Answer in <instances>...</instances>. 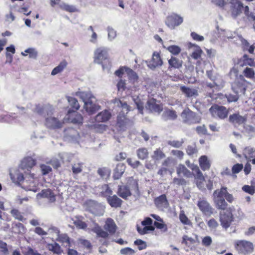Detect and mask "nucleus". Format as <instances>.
I'll return each mask as SVG.
<instances>
[{"instance_id": "obj_9", "label": "nucleus", "mask_w": 255, "mask_h": 255, "mask_svg": "<svg viewBox=\"0 0 255 255\" xmlns=\"http://www.w3.org/2000/svg\"><path fill=\"white\" fill-rule=\"evenodd\" d=\"M88 210L92 214L97 216L103 215L104 210L102 206L94 201H90L87 203Z\"/></svg>"}, {"instance_id": "obj_52", "label": "nucleus", "mask_w": 255, "mask_h": 255, "mask_svg": "<svg viewBox=\"0 0 255 255\" xmlns=\"http://www.w3.org/2000/svg\"><path fill=\"white\" fill-rule=\"evenodd\" d=\"M138 233L141 235L147 234L150 231L154 230V228L151 226H144L143 228L138 227L137 228Z\"/></svg>"}, {"instance_id": "obj_58", "label": "nucleus", "mask_w": 255, "mask_h": 255, "mask_svg": "<svg viewBox=\"0 0 255 255\" xmlns=\"http://www.w3.org/2000/svg\"><path fill=\"white\" fill-rule=\"evenodd\" d=\"M179 219L180 221L185 225H190L191 224L190 221L188 219L183 211H181L180 213Z\"/></svg>"}, {"instance_id": "obj_59", "label": "nucleus", "mask_w": 255, "mask_h": 255, "mask_svg": "<svg viewBox=\"0 0 255 255\" xmlns=\"http://www.w3.org/2000/svg\"><path fill=\"white\" fill-rule=\"evenodd\" d=\"M82 170V165L80 163H75L72 166V171L74 174H78Z\"/></svg>"}, {"instance_id": "obj_12", "label": "nucleus", "mask_w": 255, "mask_h": 255, "mask_svg": "<svg viewBox=\"0 0 255 255\" xmlns=\"http://www.w3.org/2000/svg\"><path fill=\"white\" fill-rule=\"evenodd\" d=\"M198 242V237L197 235H195V238L189 237L187 235H184L182 237L181 243L190 250H192L194 247V245Z\"/></svg>"}, {"instance_id": "obj_1", "label": "nucleus", "mask_w": 255, "mask_h": 255, "mask_svg": "<svg viewBox=\"0 0 255 255\" xmlns=\"http://www.w3.org/2000/svg\"><path fill=\"white\" fill-rule=\"evenodd\" d=\"M76 95L84 102V109L89 115H92L101 109V107L95 103V97L90 91H79Z\"/></svg>"}, {"instance_id": "obj_61", "label": "nucleus", "mask_w": 255, "mask_h": 255, "mask_svg": "<svg viewBox=\"0 0 255 255\" xmlns=\"http://www.w3.org/2000/svg\"><path fill=\"white\" fill-rule=\"evenodd\" d=\"M207 225L211 231L215 230L219 225L218 222L214 219H210L208 222Z\"/></svg>"}, {"instance_id": "obj_44", "label": "nucleus", "mask_w": 255, "mask_h": 255, "mask_svg": "<svg viewBox=\"0 0 255 255\" xmlns=\"http://www.w3.org/2000/svg\"><path fill=\"white\" fill-rule=\"evenodd\" d=\"M243 63L242 65L243 66H249L251 67L255 66V62L253 59L250 58L248 55H245L243 57Z\"/></svg>"}, {"instance_id": "obj_7", "label": "nucleus", "mask_w": 255, "mask_h": 255, "mask_svg": "<svg viewBox=\"0 0 255 255\" xmlns=\"http://www.w3.org/2000/svg\"><path fill=\"white\" fill-rule=\"evenodd\" d=\"M147 63V66L151 70H154L155 68L160 67L163 64V61L161 58L159 53L154 52L152 54V59Z\"/></svg>"}, {"instance_id": "obj_17", "label": "nucleus", "mask_w": 255, "mask_h": 255, "mask_svg": "<svg viewBox=\"0 0 255 255\" xmlns=\"http://www.w3.org/2000/svg\"><path fill=\"white\" fill-rule=\"evenodd\" d=\"M63 123L59 121L57 119L50 117L46 119L45 125L48 128H56L62 127Z\"/></svg>"}, {"instance_id": "obj_25", "label": "nucleus", "mask_w": 255, "mask_h": 255, "mask_svg": "<svg viewBox=\"0 0 255 255\" xmlns=\"http://www.w3.org/2000/svg\"><path fill=\"white\" fill-rule=\"evenodd\" d=\"M126 167L123 163L117 164L114 171L113 177L115 179H119L122 176L125 171Z\"/></svg>"}, {"instance_id": "obj_5", "label": "nucleus", "mask_w": 255, "mask_h": 255, "mask_svg": "<svg viewBox=\"0 0 255 255\" xmlns=\"http://www.w3.org/2000/svg\"><path fill=\"white\" fill-rule=\"evenodd\" d=\"M210 113L214 118H218L220 119H224L228 115L229 111L226 107L214 105L209 109Z\"/></svg>"}, {"instance_id": "obj_56", "label": "nucleus", "mask_w": 255, "mask_h": 255, "mask_svg": "<svg viewBox=\"0 0 255 255\" xmlns=\"http://www.w3.org/2000/svg\"><path fill=\"white\" fill-rule=\"evenodd\" d=\"M98 173L102 178H107L110 175L111 171L108 168H102L98 170Z\"/></svg>"}, {"instance_id": "obj_35", "label": "nucleus", "mask_w": 255, "mask_h": 255, "mask_svg": "<svg viewBox=\"0 0 255 255\" xmlns=\"http://www.w3.org/2000/svg\"><path fill=\"white\" fill-rule=\"evenodd\" d=\"M177 117L175 112L170 110L165 111L162 115V117L165 120H174Z\"/></svg>"}, {"instance_id": "obj_50", "label": "nucleus", "mask_w": 255, "mask_h": 255, "mask_svg": "<svg viewBox=\"0 0 255 255\" xmlns=\"http://www.w3.org/2000/svg\"><path fill=\"white\" fill-rule=\"evenodd\" d=\"M242 44L244 46L245 50H248L249 53L251 54L254 53V52L255 50V44L250 46L249 42L245 39L242 40Z\"/></svg>"}, {"instance_id": "obj_27", "label": "nucleus", "mask_w": 255, "mask_h": 255, "mask_svg": "<svg viewBox=\"0 0 255 255\" xmlns=\"http://www.w3.org/2000/svg\"><path fill=\"white\" fill-rule=\"evenodd\" d=\"M107 200L108 203L112 207H120L122 204V200L116 195L109 196Z\"/></svg>"}, {"instance_id": "obj_41", "label": "nucleus", "mask_w": 255, "mask_h": 255, "mask_svg": "<svg viewBox=\"0 0 255 255\" xmlns=\"http://www.w3.org/2000/svg\"><path fill=\"white\" fill-rule=\"evenodd\" d=\"M244 154L246 158H253L255 157V149L251 147H247L245 148Z\"/></svg>"}, {"instance_id": "obj_2", "label": "nucleus", "mask_w": 255, "mask_h": 255, "mask_svg": "<svg viewBox=\"0 0 255 255\" xmlns=\"http://www.w3.org/2000/svg\"><path fill=\"white\" fill-rule=\"evenodd\" d=\"M250 84L249 82L246 81L244 76L239 75L238 76L232 84V89L236 95H227L228 101L229 102H236L238 99L239 94H244L246 90V88Z\"/></svg>"}, {"instance_id": "obj_28", "label": "nucleus", "mask_w": 255, "mask_h": 255, "mask_svg": "<svg viewBox=\"0 0 255 255\" xmlns=\"http://www.w3.org/2000/svg\"><path fill=\"white\" fill-rule=\"evenodd\" d=\"M227 194V188L222 187L220 189L214 191L213 194V200L225 199V194Z\"/></svg>"}, {"instance_id": "obj_57", "label": "nucleus", "mask_w": 255, "mask_h": 255, "mask_svg": "<svg viewBox=\"0 0 255 255\" xmlns=\"http://www.w3.org/2000/svg\"><path fill=\"white\" fill-rule=\"evenodd\" d=\"M202 179H199V174L196 175L195 179L197 187L201 190L204 189V177L202 174Z\"/></svg>"}, {"instance_id": "obj_26", "label": "nucleus", "mask_w": 255, "mask_h": 255, "mask_svg": "<svg viewBox=\"0 0 255 255\" xmlns=\"http://www.w3.org/2000/svg\"><path fill=\"white\" fill-rule=\"evenodd\" d=\"M116 227L115 223L113 219L108 218L107 220L104 228L110 233L114 234L116 230Z\"/></svg>"}, {"instance_id": "obj_24", "label": "nucleus", "mask_w": 255, "mask_h": 255, "mask_svg": "<svg viewBox=\"0 0 255 255\" xmlns=\"http://www.w3.org/2000/svg\"><path fill=\"white\" fill-rule=\"evenodd\" d=\"M199 163L203 170H209L210 168L211 163L210 160L206 155H202L199 158Z\"/></svg>"}, {"instance_id": "obj_55", "label": "nucleus", "mask_w": 255, "mask_h": 255, "mask_svg": "<svg viewBox=\"0 0 255 255\" xmlns=\"http://www.w3.org/2000/svg\"><path fill=\"white\" fill-rule=\"evenodd\" d=\"M244 75L248 78H253L255 74V71L252 68L247 67L243 71Z\"/></svg>"}, {"instance_id": "obj_49", "label": "nucleus", "mask_w": 255, "mask_h": 255, "mask_svg": "<svg viewBox=\"0 0 255 255\" xmlns=\"http://www.w3.org/2000/svg\"><path fill=\"white\" fill-rule=\"evenodd\" d=\"M67 100L69 105L74 109L77 110L80 108V105L78 103V101L74 98L68 97Z\"/></svg>"}, {"instance_id": "obj_21", "label": "nucleus", "mask_w": 255, "mask_h": 255, "mask_svg": "<svg viewBox=\"0 0 255 255\" xmlns=\"http://www.w3.org/2000/svg\"><path fill=\"white\" fill-rule=\"evenodd\" d=\"M176 172L178 176H183L185 177H191L192 173L184 165L179 164L176 167Z\"/></svg>"}, {"instance_id": "obj_30", "label": "nucleus", "mask_w": 255, "mask_h": 255, "mask_svg": "<svg viewBox=\"0 0 255 255\" xmlns=\"http://www.w3.org/2000/svg\"><path fill=\"white\" fill-rule=\"evenodd\" d=\"M168 63L170 67L176 69H179L182 65V61L173 56L168 60Z\"/></svg>"}, {"instance_id": "obj_23", "label": "nucleus", "mask_w": 255, "mask_h": 255, "mask_svg": "<svg viewBox=\"0 0 255 255\" xmlns=\"http://www.w3.org/2000/svg\"><path fill=\"white\" fill-rule=\"evenodd\" d=\"M113 103L115 106L121 108L123 112H126V114L131 110L130 106L124 100L115 99L113 101Z\"/></svg>"}, {"instance_id": "obj_8", "label": "nucleus", "mask_w": 255, "mask_h": 255, "mask_svg": "<svg viewBox=\"0 0 255 255\" xmlns=\"http://www.w3.org/2000/svg\"><path fill=\"white\" fill-rule=\"evenodd\" d=\"M146 110L151 113L159 114L163 111L162 105L157 103L156 100L150 99L147 102Z\"/></svg>"}, {"instance_id": "obj_6", "label": "nucleus", "mask_w": 255, "mask_h": 255, "mask_svg": "<svg viewBox=\"0 0 255 255\" xmlns=\"http://www.w3.org/2000/svg\"><path fill=\"white\" fill-rule=\"evenodd\" d=\"M108 50L104 47L97 48L94 51V62L98 64L102 63L103 61L108 58Z\"/></svg>"}, {"instance_id": "obj_53", "label": "nucleus", "mask_w": 255, "mask_h": 255, "mask_svg": "<svg viewBox=\"0 0 255 255\" xmlns=\"http://www.w3.org/2000/svg\"><path fill=\"white\" fill-rule=\"evenodd\" d=\"M73 224L78 228L84 229L87 227L86 224L77 218L72 219Z\"/></svg>"}, {"instance_id": "obj_63", "label": "nucleus", "mask_w": 255, "mask_h": 255, "mask_svg": "<svg viewBox=\"0 0 255 255\" xmlns=\"http://www.w3.org/2000/svg\"><path fill=\"white\" fill-rule=\"evenodd\" d=\"M92 127L97 132H103L106 129V126L103 124H95Z\"/></svg>"}, {"instance_id": "obj_15", "label": "nucleus", "mask_w": 255, "mask_h": 255, "mask_svg": "<svg viewBox=\"0 0 255 255\" xmlns=\"http://www.w3.org/2000/svg\"><path fill=\"white\" fill-rule=\"evenodd\" d=\"M68 117L66 119L73 124H80L83 122V117L81 114L71 111H68Z\"/></svg>"}, {"instance_id": "obj_39", "label": "nucleus", "mask_w": 255, "mask_h": 255, "mask_svg": "<svg viewBox=\"0 0 255 255\" xmlns=\"http://www.w3.org/2000/svg\"><path fill=\"white\" fill-rule=\"evenodd\" d=\"M23 56L29 55L30 58L35 59L37 55V52L35 49L29 48L26 49L24 52H21Z\"/></svg>"}, {"instance_id": "obj_37", "label": "nucleus", "mask_w": 255, "mask_h": 255, "mask_svg": "<svg viewBox=\"0 0 255 255\" xmlns=\"http://www.w3.org/2000/svg\"><path fill=\"white\" fill-rule=\"evenodd\" d=\"M92 231L95 233L98 237L106 238L108 236L107 232L104 231L100 226L96 225L92 229Z\"/></svg>"}, {"instance_id": "obj_60", "label": "nucleus", "mask_w": 255, "mask_h": 255, "mask_svg": "<svg viewBox=\"0 0 255 255\" xmlns=\"http://www.w3.org/2000/svg\"><path fill=\"white\" fill-rule=\"evenodd\" d=\"M120 253L123 255H133L135 252L130 248H126L120 250Z\"/></svg>"}, {"instance_id": "obj_29", "label": "nucleus", "mask_w": 255, "mask_h": 255, "mask_svg": "<svg viewBox=\"0 0 255 255\" xmlns=\"http://www.w3.org/2000/svg\"><path fill=\"white\" fill-rule=\"evenodd\" d=\"M35 164V160L32 158L27 157L24 158L21 161V166L22 168H31Z\"/></svg>"}, {"instance_id": "obj_45", "label": "nucleus", "mask_w": 255, "mask_h": 255, "mask_svg": "<svg viewBox=\"0 0 255 255\" xmlns=\"http://www.w3.org/2000/svg\"><path fill=\"white\" fill-rule=\"evenodd\" d=\"M165 157V155L164 153L160 149H157L155 150L152 155V158L155 160L162 159Z\"/></svg>"}, {"instance_id": "obj_47", "label": "nucleus", "mask_w": 255, "mask_h": 255, "mask_svg": "<svg viewBox=\"0 0 255 255\" xmlns=\"http://www.w3.org/2000/svg\"><path fill=\"white\" fill-rule=\"evenodd\" d=\"M166 49L169 52L174 55H178L181 51L180 47L175 45H170L167 47Z\"/></svg>"}, {"instance_id": "obj_16", "label": "nucleus", "mask_w": 255, "mask_h": 255, "mask_svg": "<svg viewBox=\"0 0 255 255\" xmlns=\"http://www.w3.org/2000/svg\"><path fill=\"white\" fill-rule=\"evenodd\" d=\"M220 220L222 227L226 229L229 227L233 221L232 214L229 212L221 214Z\"/></svg>"}, {"instance_id": "obj_36", "label": "nucleus", "mask_w": 255, "mask_h": 255, "mask_svg": "<svg viewBox=\"0 0 255 255\" xmlns=\"http://www.w3.org/2000/svg\"><path fill=\"white\" fill-rule=\"evenodd\" d=\"M67 62L65 61L61 62L57 66L53 69L51 72V75H56L61 72L66 67Z\"/></svg>"}, {"instance_id": "obj_38", "label": "nucleus", "mask_w": 255, "mask_h": 255, "mask_svg": "<svg viewBox=\"0 0 255 255\" xmlns=\"http://www.w3.org/2000/svg\"><path fill=\"white\" fill-rule=\"evenodd\" d=\"M47 248L49 251L56 254H60L62 252L60 246L56 243L48 244Z\"/></svg>"}, {"instance_id": "obj_51", "label": "nucleus", "mask_w": 255, "mask_h": 255, "mask_svg": "<svg viewBox=\"0 0 255 255\" xmlns=\"http://www.w3.org/2000/svg\"><path fill=\"white\" fill-rule=\"evenodd\" d=\"M107 31L109 40L112 41L117 37V31L112 27L108 26Z\"/></svg>"}, {"instance_id": "obj_3", "label": "nucleus", "mask_w": 255, "mask_h": 255, "mask_svg": "<svg viewBox=\"0 0 255 255\" xmlns=\"http://www.w3.org/2000/svg\"><path fill=\"white\" fill-rule=\"evenodd\" d=\"M183 22V17L175 13L168 15L165 21L166 25L171 30L181 25Z\"/></svg>"}, {"instance_id": "obj_14", "label": "nucleus", "mask_w": 255, "mask_h": 255, "mask_svg": "<svg viewBox=\"0 0 255 255\" xmlns=\"http://www.w3.org/2000/svg\"><path fill=\"white\" fill-rule=\"evenodd\" d=\"M187 46L188 49L192 52L191 56L193 59H198L201 57L203 51L199 46L191 43H189L187 44Z\"/></svg>"}, {"instance_id": "obj_32", "label": "nucleus", "mask_w": 255, "mask_h": 255, "mask_svg": "<svg viewBox=\"0 0 255 255\" xmlns=\"http://www.w3.org/2000/svg\"><path fill=\"white\" fill-rule=\"evenodd\" d=\"M38 195L43 198H47L49 199L51 201H54L55 200L54 194L51 190L48 189L43 190Z\"/></svg>"}, {"instance_id": "obj_31", "label": "nucleus", "mask_w": 255, "mask_h": 255, "mask_svg": "<svg viewBox=\"0 0 255 255\" xmlns=\"http://www.w3.org/2000/svg\"><path fill=\"white\" fill-rule=\"evenodd\" d=\"M65 137L68 140H74L78 135L76 130L73 128H69L65 130Z\"/></svg>"}, {"instance_id": "obj_43", "label": "nucleus", "mask_w": 255, "mask_h": 255, "mask_svg": "<svg viewBox=\"0 0 255 255\" xmlns=\"http://www.w3.org/2000/svg\"><path fill=\"white\" fill-rule=\"evenodd\" d=\"M126 74H127L129 79L132 81L133 83L136 82L138 79L137 74L130 68H127Z\"/></svg>"}, {"instance_id": "obj_10", "label": "nucleus", "mask_w": 255, "mask_h": 255, "mask_svg": "<svg viewBox=\"0 0 255 255\" xmlns=\"http://www.w3.org/2000/svg\"><path fill=\"white\" fill-rule=\"evenodd\" d=\"M197 205L200 210L205 215L210 216L213 214V208L207 201L205 200L199 201Z\"/></svg>"}, {"instance_id": "obj_13", "label": "nucleus", "mask_w": 255, "mask_h": 255, "mask_svg": "<svg viewBox=\"0 0 255 255\" xmlns=\"http://www.w3.org/2000/svg\"><path fill=\"white\" fill-rule=\"evenodd\" d=\"M243 7V4L238 0H232L231 1V12L232 16L235 18L239 15Z\"/></svg>"}, {"instance_id": "obj_48", "label": "nucleus", "mask_w": 255, "mask_h": 255, "mask_svg": "<svg viewBox=\"0 0 255 255\" xmlns=\"http://www.w3.org/2000/svg\"><path fill=\"white\" fill-rule=\"evenodd\" d=\"M60 7L63 10L70 12H75L77 10L74 6L67 4L63 2L60 4Z\"/></svg>"}, {"instance_id": "obj_62", "label": "nucleus", "mask_w": 255, "mask_h": 255, "mask_svg": "<svg viewBox=\"0 0 255 255\" xmlns=\"http://www.w3.org/2000/svg\"><path fill=\"white\" fill-rule=\"evenodd\" d=\"M0 254L2 255H6L8 254L6 244L1 241H0Z\"/></svg>"}, {"instance_id": "obj_20", "label": "nucleus", "mask_w": 255, "mask_h": 255, "mask_svg": "<svg viewBox=\"0 0 255 255\" xmlns=\"http://www.w3.org/2000/svg\"><path fill=\"white\" fill-rule=\"evenodd\" d=\"M156 206L160 210L167 208L168 206V203L165 195H162L155 200Z\"/></svg>"}, {"instance_id": "obj_22", "label": "nucleus", "mask_w": 255, "mask_h": 255, "mask_svg": "<svg viewBox=\"0 0 255 255\" xmlns=\"http://www.w3.org/2000/svg\"><path fill=\"white\" fill-rule=\"evenodd\" d=\"M181 90L188 98L196 97L198 95V91L194 88L181 86Z\"/></svg>"}, {"instance_id": "obj_19", "label": "nucleus", "mask_w": 255, "mask_h": 255, "mask_svg": "<svg viewBox=\"0 0 255 255\" xmlns=\"http://www.w3.org/2000/svg\"><path fill=\"white\" fill-rule=\"evenodd\" d=\"M246 121V118L238 114H235L229 117V122L235 126L243 124Z\"/></svg>"}, {"instance_id": "obj_11", "label": "nucleus", "mask_w": 255, "mask_h": 255, "mask_svg": "<svg viewBox=\"0 0 255 255\" xmlns=\"http://www.w3.org/2000/svg\"><path fill=\"white\" fill-rule=\"evenodd\" d=\"M237 249L242 253L251 252L253 250V244L247 241H239L237 242Z\"/></svg>"}, {"instance_id": "obj_42", "label": "nucleus", "mask_w": 255, "mask_h": 255, "mask_svg": "<svg viewBox=\"0 0 255 255\" xmlns=\"http://www.w3.org/2000/svg\"><path fill=\"white\" fill-rule=\"evenodd\" d=\"M136 154L138 157L140 159H144L148 157V152L146 148H140L137 150Z\"/></svg>"}, {"instance_id": "obj_64", "label": "nucleus", "mask_w": 255, "mask_h": 255, "mask_svg": "<svg viewBox=\"0 0 255 255\" xmlns=\"http://www.w3.org/2000/svg\"><path fill=\"white\" fill-rule=\"evenodd\" d=\"M186 152L189 155H192L197 152V149L195 145H188L186 148Z\"/></svg>"}, {"instance_id": "obj_34", "label": "nucleus", "mask_w": 255, "mask_h": 255, "mask_svg": "<svg viewBox=\"0 0 255 255\" xmlns=\"http://www.w3.org/2000/svg\"><path fill=\"white\" fill-rule=\"evenodd\" d=\"M119 195L123 198H126L130 196L131 193L129 189L126 186H121L119 188Z\"/></svg>"}, {"instance_id": "obj_46", "label": "nucleus", "mask_w": 255, "mask_h": 255, "mask_svg": "<svg viewBox=\"0 0 255 255\" xmlns=\"http://www.w3.org/2000/svg\"><path fill=\"white\" fill-rule=\"evenodd\" d=\"M132 100L134 101L135 104L136 105L137 108L139 111V112L142 114L143 110V102L139 99L138 97L135 98L132 97Z\"/></svg>"}, {"instance_id": "obj_18", "label": "nucleus", "mask_w": 255, "mask_h": 255, "mask_svg": "<svg viewBox=\"0 0 255 255\" xmlns=\"http://www.w3.org/2000/svg\"><path fill=\"white\" fill-rule=\"evenodd\" d=\"M111 116L109 111L105 110L95 117V120L97 122H106L110 119Z\"/></svg>"}, {"instance_id": "obj_4", "label": "nucleus", "mask_w": 255, "mask_h": 255, "mask_svg": "<svg viewBox=\"0 0 255 255\" xmlns=\"http://www.w3.org/2000/svg\"><path fill=\"white\" fill-rule=\"evenodd\" d=\"M181 117L183 122L188 124L198 123L201 120L200 117L196 115L195 113L188 108L185 109L182 112Z\"/></svg>"}, {"instance_id": "obj_54", "label": "nucleus", "mask_w": 255, "mask_h": 255, "mask_svg": "<svg viewBox=\"0 0 255 255\" xmlns=\"http://www.w3.org/2000/svg\"><path fill=\"white\" fill-rule=\"evenodd\" d=\"M188 167L190 168L192 170L193 172H195L196 175L199 174V179H202V173L200 171L199 167L194 164H190V165H188Z\"/></svg>"}, {"instance_id": "obj_40", "label": "nucleus", "mask_w": 255, "mask_h": 255, "mask_svg": "<svg viewBox=\"0 0 255 255\" xmlns=\"http://www.w3.org/2000/svg\"><path fill=\"white\" fill-rule=\"evenodd\" d=\"M56 239L65 244L66 246H70V242L69 237L66 234H59L56 236Z\"/></svg>"}, {"instance_id": "obj_33", "label": "nucleus", "mask_w": 255, "mask_h": 255, "mask_svg": "<svg viewBox=\"0 0 255 255\" xmlns=\"http://www.w3.org/2000/svg\"><path fill=\"white\" fill-rule=\"evenodd\" d=\"M213 201L217 209L224 210L227 208L228 204L225 199H214Z\"/></svg>"}]
</instances>
